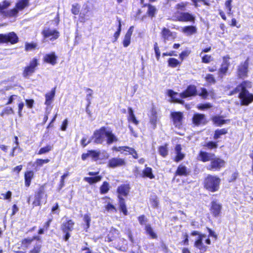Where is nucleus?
<instances>
[{"mask_svg": "<svg viewBox=\"0 0 253 253\" xmlns=\"http://www.w3.org/2000/svg\"><path fill=\"white\" fill-rule=\"evenodd\" d=\"M106 138V142L111 144L118 141L117 136L112 132V131L105 127H101L100 129L96 130L93 133V138L94 142L97 144H102Z\"/></svg>", "mask_w": 253, "mask_h": 253, "instance_id": "nucleus-1", "label": "nucleus"}, {"mask_svg": "<svg viewBox=\"0 0 253 253\" xmlns=\"http://www.w3.org/2000/svg\"><path fill=\"white\" fill-rule=\"evenodd\" d=\"M251 86L250 82L245 81L237 86L232 93L240 92L239 98L241 100V104L243 106H247L253 101V94L250 93L246 89Z\"/></svg>", "mask_w": 253, "mask_h": 253, "instance_id": "nucleus-2", "label": "nucleus"}, {"mask_svg": "<svg viewBox=\"0 0 253 253\" xmlns=\"http://www.w3.org/2000/svg\"><path fill=\"white\" fill-rule=\"evenodd\" d=\"M197 90L195 85H190L188 86L186 90L181 93H178L174 92L173 90H169L168 95L171 97L173 102L183 103V101L181 100V98H184L196 94Z\"/></svg>", "mask_w": 253, "mask_h": 253, "instance_id": "nucleus-3", "label": "nucleus"}, {"mask_svg": "<svg viewBox=\"0 0 253 253\" xmlns=\"http://www.w3.org/2000/svg\"><path fill=\"white\" fill-rule=\"evenodd\" d=\"M220 179L216 176L209 175L205 180V187L209 191L214 192L219 187Z\"/></svg>", "mask_w": 253, "mask_h": 253, "instance_id": "nucleus-4", "label": "nucleus"}, {"mask_svg": "<svg viewBox=\"0 0 253 253\" xmlns=\"http://www.w3.org/2000/svg\"><path fill=\"white\" fill-rule=\"evenodd\" d=\"M10 3L7 1H4L2 3H0V15L3 17H15L17 15L18 9L20 10L17 7L9 10H6V9L10 6Z\"/></svg>", "mask_w": 253, "mask_h": 253, "instance_id": "nucleus-5", "label": "nucleus"}, {"mask_svg": "<svg viewBox=\"0 0 253 253\" xmlns=\"http://www.w3.org/2000/svg\"><path fill=\"white\" fill-rule=\"evenodd\" d=\"M18 37L14 32L0 34V43L10 42L11 44H14L18 42Z\"/></svg>", "mask_w": 253, "mask_h": 253, "instance_id": "nucleus-6", "label": "nucleus"}, {"mask_svg": "<svg viewBox=\"0 0 253 253\" xmlns=\"http://www.w3.org/2000/svg\"><path fill=\"white\" fill-rule=\"evenodd\" d=\"M230 57L227 55L223 57V61L218 71V77L222 79L227 73L230 65Z\"/></svg>", "mask_w": 253, "mask_h": 253, "instance_id": "nucleus-7", "label": "nucleus"}, {"mask_svg": "<svg viewBox=\"0 0 253 253\" xmlns=\"http://www.w3.org/2000/svg\"><path fill=\"white\" fill-rule=\"evenodd\" d=\"M160 34L165 43L169 41L173 40L176 38V32H171L166 27L162 28Z\"/></svg>", "mask_w": 253, "mask_h": 253, "instance_id": "nucleus-8", "label": "nucleus"}, {"mask_svg": "<svg viewBox=\"0 0 253 253\" xmlns=\"http://www.w3.org/2000/svg\"><path fill=\"white\" fill-rule=\"evenodd\" d=\"M191 235L193 236L199 235L198 239L195 242V246L196 248H198L201 252H204L207 249V247L203 245V240L204 238L207 237L205 234H201L197 231H193Z\"/></svg>", "mask_w": 253, "mask_h": 253, "instance_id": "nucleus-9", "label": "nucleus"}, {"mask_svg": "<svg viewBox=\"0 0 253 253\" xmlns=\"http://www.w3.org/2000/svg\"><path fill=\"white\" fill-rule=\"evenodd\" d=\"M225 162L220 158H213L211 162V164L207 167L209 170H219L225 165Z\"/></svg>", "mask_w": 253, "mask_h": 253, "instance_id": "nucleus-10", "label": "nucleus"}, {"mask_svg": "<svg viewBox=\"0 0 253 253\" xmlns=\"http://www.w3.org/2000/svg\"><path fill=\"white\" fill-rule=\"evenodd\" d=\"M42 34L44 38L48 39L50 41L57 39L59 36V33L57 30L49 28H45L42 32Z\"/></svg>", "mask_w": 253, "mask_h": 253, "instance_id": "nucleus-11", "label": "nucleus"}, {"mask_svg": "<svg viewBox=\"0 0 253 253\" xmlns=\"http://www.w3.org/2000/svg\"><path fill=\"white\" fill-rule=\"evenodd\" d=\"M37 60L36 59H33L30 63L29 66L25 68L23 72V76L24 77H28L31 75L35 71V68L37 66Z\"/></svg>", "mask_w": 253, "mask_h": 253, "instance_id": "nucleus-12", "label": "nucleus"}, {"mask_svg": "<svg viewBox=\"0 0 253 253\" xmlns=\"http://www.w3.org/2000/svg\"><path fill=\"white\" fill-rule=\"evenodd\" d=\"M90 11V7L88 4V2L85 3L82 7V9L79 14V18L81 22H84L87 19V17L89 16V13Z\"/></svg>", "mask_w": 253, "mask_h": 253, "instance_id": "nucleus-13", "label": "nucleus"}, {"mask_svg": "<svg viewBox=\"0 0 253 253\" xmlns=\"http://www.w3.org/2000/svg\"><path fill=\"white\" fill-rule=\"evenodd\" d=\"M248 66L249 62L248 59L239 66L237 74L240 78H244L247 76Z\"/></svg>", "mask_w": 253, "mask_h": 253, "instance_id": "nucleus-14", "label": "nucleus"}, {"mask_svg": "<svg viewBox=\"0 0 253 253\" xmlns=\"http://www.w3.org/2000/svg\"><path fill=\"white\" fill-rule=\"evenodd\" d=\"M149 123L153 129L156 127L158 121V115L156 110L152 108L149 113Z\"/></svg>", "mask_w": 253, "mask_h": 253, "instance_id": "nucleus-15", "label": "nucleus"}, {"mask_svg": "<svg viewBox=\"0 0 253 253\" xmlns=\"http://www.w3.org/2000/svg\"><path fill=\"white\" fill-rule=\"evenodd\" d=\"M192 120L193 124L196 126L204 125L207 123L205 116L201 114H194Z\"/></svg>", "mask_w": 253, "mask_h": 253, "instance_id": "nucleus-16", "label": "nucleus"}, {"mask_svg": "<svg viewBox=\"0 0 253 253\" xmlns=\"http://www.w3.org/2000/svg\"><path fill=\"white\" fill-rule=\"evenodd\" d=\"M57 57L55 55V52H51L49 54H46L43 57V61L51 64V65H55L57 63Z\"/></svg>", "mask_w": 253, "mask_h": 253, "instance_id": "nucleus-17", "label": "nucleus"}, {"mask_svg": "<svg viewBox=\"0 0 253 253\" xmlns=\"http://www.w3.org/2000/svg\"><path fill=\"white\" fill-rule=\"evenodd\" d=\"M177 19L181 22H194L195 17L194 16L188 12H181L177 16Z\"/></svg>", "mask_w": 253, "mask_h": 253, "instance_id": "nucleus-18", "label": "nucleus"}, {"mask_svg": "<svg viewBox=\"0 0 253 253\" xmlns=\"http://www.w3.org/2000/svg\"><path fill=\"white\" fill-rule=\"evenodd\" d=\"M126 165L125 161L121 158H114L109 161V166L111 168L120 167Z\"/></svg>", "mask_w": 253, "mask_h": 253, "instance_id": "nucleus-19", "label": "nucleus"}, {"mask_svg": "<svg viewBox=\"0 0 253 253\" xmlns=\"http://www.w3.org/2000/svg\"><path fill=\"white\" fill-rule=\"evenodd\" d=\"M133 31V26H131L126 33L123 41V44L124 47H127L130 43L131 37Z\"/></svg>", "mask_w": 253, "mask_h": 253, "instance_id": "nucleus-20", "label": "nucleus"}, {"mask_svg": "<svg viewBox=\"0 0 253 253\" xmlns=\"http://www.w3.org/2000/svg\"><path fill=\"white\" fill-rule=\"evenodd\" d=\"M214 156L213 154L201 151L198 156V159L204 162H211Z\"/></svg>", "mask_w": 253, "mask_h": 253, "instance_id": "nucleus-21", "label": "nucleus"}, {"mask_svg": "<svg viewBox=\"0 0 253 253\" xmlns=\"http://www.w3.org/2000/svg\"><path fill=\"white\" fill-rule=\"evenodd\" d=\"M74 222L71 219L64 222L61 225V229L63 232H71L73 230Z\"/></svg>", "mask_w": 253, "mask_h": 253, "instance_id": "nucleus-22", "label": "nucleus"}, {"mask_svg": "<svg viewBox=\"0 0 253 253\" xmlns=\"http://www.w3.org/2000/svg\"><path fill=\"white\" fill-rule=\"evenodd\" d=\"M221 207V205L216 201H213L211 203V211L213 216L216 217L219 215Z\"/></svg>", "mask_w": 253, "mask_h": 253, "instance_id": "nucleus-23", "label": "nucleus"}, {"mask_svg": "<svg viewBox=\"0 0 253 253\" xmlns=\"http://www.w3.org/2000/svg\"><path fill=\"white\" fill-rule=\"evenodd\" d=\"M197 29L195 26H188L181 28V32L187 36L196 34Z\"/></svg>", "mask_w": 253, "mask_h": 253, "instance_id": "nucleus-24", "label": "nucleus"}, {"mask_svg": "<svg viewBox=\"0 0 253 253\" xmlns=\"http://www.w3.org/2000/svg\"><path fill=\"white\" fill-rule=\"evenodd\" d=\"M171 115L175 126H179L181 125L183 118L182 113L181 112H174L172 113Z\"/></svg>", "mask_w": 253, "mask_h": 253, "instance_id": "nucleus-25", "label": "nucleus"}, {"mask_svg": "<svg viewBox=\"0 0 253 253\" xmlns=\"http://www.w3.org/2000/svg\"><path fill=\"white\" fill-rule=\"evenodd\" d=\"M55 94V88H53L51 91L45 94V104L47 106L50 105L54 99Z\"/></svg>", "mask_w": 253, "mask_h": 253, "instance_id": "nucleus-26", "label": "nucleus"}, {"mask_svg": "<svg viewBox=\"0 0 253 253\" xmlns=\"http://www.w3.org/2000/svg\"><path fill=\"white\" fill-rule=\"evenodd\" d=\"M145 230L146 234L148 235L151 238L153 239L157 238L158 236L157 234L155 232L154 229L150 224L145 225Z\"/></svg>", "mask_w": 253, "mask_h": 253, "instance_id": "nucleus-27", "label": "nucleus"}, {"mask_svg": "<svg viewBox=\"0 0 253 253\" xmlns=\"http://www.w3.org/2000/svg\"><path fill=\"white\" fill-rule=\"evenodd\" d=\"M129 190V187L128 185H122L118 188L117 192L119 196L121 197V195L126 196Z\"/></svg>", "mask_w": 253, "mask_h": 253, "instance_id": "nucleus-28", "label": "nucleus"}, {"mask_svg": "<svg viewBox=\"0 0 253 253\" xmlns=\"http://www.w3.org/2000/svg\"><path fill=\"white\" fill-rule=\"evenodd\" d=\"M181 147L180 145H177L175 148V151L176 153V156L174 159V161L178 162L182 160L185 157V154L181 152Z\"/></svg>", "mask_w": 253, "mask_h": 253, "instance_id": "nucleus-29", "label": "nucleus"}, {"mask_svg": "<svg viewBox=\"0 0 253 253\" xmlns=\"http://www.w3.org/2000/svg\"><path fill=\"white\" fill-rule=\"evenodd\" d=\"M176 173L180 176H186L188 174L189 171L185 166L180 165L176 171Z\"/></svg>", "mask_w": 253, "mask_h": 253, "instance_id": "nucleus-30", "label": "nucleus"}, {"mask_svg": "<svg viewBox=\"0 0 253 253\" xmlns=\"http://www.w3.org/2000/svg\"><path fill=\"white\" fill-rule=\"evenodd\" d=\"M212 120L213 123L217 126H221L226 124L227 122H229L228 120H224L222 117L214 116L212 118Z\"/></svg>", "mask_w": 253, "mask_h": 253, "instance_id": "nucleus-31", "label": "nucleus"}, {"mask_svg": "<svg viewBox=\"0 0 253 253\" xmlns=\"http://www.w3.org/2000/svg\"><path fill=\"white\" fill-rule=\"evenodd\" d=\"M34 176V172L32 171H28L25 174V185L29 187L31 183V181Z\"/></svg>", "mask_w": 253, "mask_h": 253, "instance_id": "nucleus-32", "label": "nucleus"}, {"mask_svg": "<svg viewBox=\"0 0 253 253\" xmlns=\"http://www.w3.org/2000/svg\"><path fill=\"white\" fill-rule=\"evenodd\" d=\"M128 121L131 122L135 125H137L138 124V121L136 120L135 115L133 113V111L131 108H128Z\"/></svg>", "mask_w": 253, "mask_h": 253, "instance_id": "nucleus-33", "label": "nucleus"}, {"mask_svg": "<svg viewBox=\"0 0 253 253\" xmlns=\"http://www.w3.org/2000/svg\"><path fill=\"white\" fill-rule=\"evenodd\" d=\"M142 174L143 177H147L150 179L154 178V175L152 173V169L149 167H146L145 169L142 171Z\"/></svg>", "mask_w": 253, "mask_h": 253, "instance_id": "nucleus-34", "label": "nucleus"}, {"mask_svg": "<svg viewBox=\"0 0 253 253\" xmlns=\"http://www.w3.org/2000/svg\"><path fill=\"white\" fill-rule=\"evenodd\" d=\"M119 199V206L120 210L124 213L125 215H126L127 213V209L126 206L125 200L122 197L118 196Z\"/></svg>", "mask_w": 253, "mask_h": 253, "instance_id": "nucleus-35", "label": "nucleus"}, {"mask_svg": "<svg viewBox=\"0 0 253 253\" xmlns=\"http://www.w3.org/2000/svg\"><path fill=\"white\" fill-rule=\"evenodd\" d=\"M102 179V176H96L93 177H84V180L89 183L90 184H92L96 183L100 181Z\"/></svg>", "mask_w": 253, "mask_h": 253, "instance_id": "nucleus-36", "label": "nucleus"}, {"mask_svg": "<svg viewBox=\"0 0 253 253\" xmlns=\"http://www.w3.org/2000/svg\"><path fill=\"white\" fill-rule=\"evenodd\" d=\"M80 8L81 6L79 4L77 3L73 4L71 9L72 13L74 15L80 14Z\"/></svg>", "mask_w": 253, "mask_h": 253, "instance_id": "nucleus-37", "label": "nucleus"}, {"mask_svg": "<svg viewBox=\"0 0 253 253\" xmlns=\"http://www.w3.org/2000/svg\"><path fill=\"white\" fill-rule=\"evenodd\" d=\"M159 153L163 157H166L168 154V149L167 144L161 146L159 148Z\"/></svg>", "mask_w": 253, "mask_h": 253, "instance_id": "nucleus-38", "label": "nucleus"}, {"mask_svg": "<svg viewBox=\"0 0 253 253\" xmlns=\"http://www.w3.org/2000/svg\"><path fill=\"white\" fill-rule=\"evenodd\" d=\"M180 63L177 59L174 58H170L168 60L169 66L172 68L176 67L178 65H180Z\"/></svg>", "mask_w": 253, "mask_h": 253, "instance_id": "nucleus-39", "label": "nucleus"}, {"mask_svg": "<svg viewBox=\"0 0 253 253\" xmlns=\"http://www.w3.org/2000/svg\"><path fill=\"white\" fill-rule=\"evenodd\" d=\"M118 22H119L118 28L117 31L115 33V34L114 35V41H113V42H115L117 41V40L118 39V38L120 35V33H121V27H122L121 20L118 18Z\"/></svg>", "mask_w": 253, "mask_h": 253, "instance_id": "nucleus-40", "label": "nucleus"}, {"mask_svg": "<svg viewBox=\"0 0 253 253\" xmlns=\"http://www.w3.org/2000/svg\"><path fill=\"white\" fill-rule=\"evenodd\" d=\"M14 113V112L11 107H7L2 110L0 115L1 117H3L5 115H8L11 114H13Z\"/></svg>", "mask_w": 253, "mask_h": 253, "instance_id": "nucleus-41", "label": "nucleus"}, {"mask_svg": "<svg viewBox=\"0 0 253 253\" xmlns=\"http://www.w3.org/2000/svg\"><path fill=\"white\" fill-rule=\"evenodd\" d=\"M21 100V97L17 95H12L9 96L6 105H9L12 103L14 101H19Z\"/></svg>", "mask_w": 253, "mask_h": 253, "instance_id": "nucleus-42", "label": "nucleus"}, {"mask_svg": "<svg viewBox=\"0 0 253 253\" xmlns=\"http://www.w3.org/2000/svg\"><path fill=\"white\" fill-rule=\"evenodd\" d=\"M227 133V130L224 128L217 129L215 131L214 138L216 139L220 137L221 135L225 134Z\"/></svg>", "mask_w": 253, "mask_h": 253, "instance_id": "nucleus-43", "label": "nucleus"}, {"mask_svg": "<svg viewBox=\"0 0 253 253\" xmlns=\"http://www.w3.org/2000/svg\"><path fill=\"white\" fill-rule=\"evenodd\" d=\"M29 0H21L17 3V7L19 9H23L28 5Z\"/></svg>", "mask_w": 253, "mask_h": 253, "instance_id": "nucleus-44", "label": "nucleus"}, {"mask_svg": "<svg viewBox=\"0 0 253 253\" xmlns=\"http://www.w3.org/2000/svg\"><path fill=\"white\" fill-rule=\"evenodd\" d=\"M109 189V184L107 182H104L100 188V192L101 194H105L107 193Z\"/></svg>", "mask_w": 253, "mask_h": 253, "instance_id": "nucleus-45", "label": "nucleus"}, {"mask_svg": "<svg viewBox=\"0 0 253 253\" xmlns=\"http://www.w3.org/2000/svg\"><path fill=\"white\" fill-rule=\"evenodd\" d=\"M52 149V147L50 145H47L45 147L41 148L38 152L39 155L43 154L48 153Z\"/></svg>", "mask_w": 253, "mask_h": 253, "instance_id": "nucleus-46", "label": "nucleus"}, {"mask_svg": "<svg viewBox=\"0 0 253 253\" xmlns=\"http://www.w3.org/2000/svg\"><path fill=\"white\" fill-rule=\"evenodd\" d=\"M187 4V2H181L176 4L175 8L176 10H184Z\"/></svg>", "mask_w": 253, "mask_h": 253, "instance_id": "nucleus-47", "label": "nucleus"}, {"mask_svg": "<svg viewBox=\"0 0 253 253\" xmlns=\"http://www.w3.org/2000/svg\"><path fill=\"white\" fill-rule=\"evenodd\" d=\"M156 11V9L154 6L149 5L147 12L149 16H152V17L154 16L155 14Z\"/></svg>", "mask_w": 253, "mask_h": 253, "instance_id": "nucleus-48", "label": "nucleus"}, {"mask_svg": "<svg viewBox=\"0 0 253 253\" xmlns=\"http://www.w3.org/2000/svg\"><path fill=\"white\" fill-rule=\"evenodd\" d=\"M42 245L41 244H36L34 248L30 251L29 253H40Z\"/></svg>", "mask_w": 253, "mask_h": 253, "instance_id": "nucleus-49", "label": "nucleus"}, {"mask_svg": "<svg viewBox=\"0 0 253 253\" xmlns=\"http://www.w3.org/2000/svg\"><path fill=\"white\" fill-rule=\"evenodd\" d=\"M127 152H128L130 155H132L133 158L137 159L138 158L136 151L133 148L128 147Z\"/></svg>", "mask_w": 253, "mask_h": 253, "instance_id": "nucleus-50", "label": "nucleus"}, {"mask_svg": "<svg viewBox=\"0 0 253 253\" xmlns=\"http://www.w3.org/2000/svg\"><path fill=\"white\" fill-rule=\"evenodd\" d=\"M49 159H37L36 161V164L39 166H42L44 164H47L49 162Z\"/></svg>", "mask_w": 253, "mask_h": 253, "instance_id": "nucleus-51", "label": "nucleus"}, {"mask_svg": "<svg viewBox=\"0 0 253 253\" xmlns=\"http://www.w3.org/2000/svg\"><path fill=\"white\" fill-rule=\"evenodd\" d=\"M105 209L108 211L110 212H116L117 211L115 206L109 203H108L107 205L105 206Z\"/></svg>", "mask_w": 253, "mask_h": 253, "instance_id": "nucleus-52", "label": "nucleus"}, {"mask_svg": "<svg viewBox=\"0 0 253 253\" xmlns=\"http://www.w3.org/2000/svg\"><path fill=\"white\" fill-rule=\"evenodd\" d=\"M232 0H228L226 1L225 3V6L226 8L227 9V14H231V9H232V6H231V3Z\"/></svg>", "mask_w": 253, "mask_h": 253, "instance_id": "nucleus-53", "label": "nucleus"}, {"mask_svg": "<svg viewBox=\"0 0 253 253\" xmlns=\"http://www.w3.org/2000/svg\"><path fill=\"white\" fill-rule=\"evenodd\" d=\"M212 60V58L211 55H205L202 56V62L205 63H208Z\"/></svg>", "mask_w": 253, "mask_h": 253, "instance_id": "nucleus-54", "label": "nucleus"}, {"mask_svg": "<svg viewBox=\"0 0 253 253\" xmlns=\"http://www.w3.org/2000/svg\"><path fill=\"white\" fill-rule=\"evenodd\" d=\"M206 80L209 83L214 84L215 83V80L213 75L211 74H208L206 78Z\"/></svg>", "mask_w": 253, "mask_h": 253, "instance_id": "nucleus-55", "label": "nucleus"}, {"mask_svg": "<svg viewBox=\"0 0 253 253\" xmlns=\"http://www.w3.org/2000/svg\"><path fill=\"white\" fill-rule=\"evenodd\" d=\"M154 50L156 54V58L158 60H159L160 57L161 53L159 50V48L158 46V44L156 42L154 44Z\"/></svg>", "mask_w": 253, "mask_h": 253, "instance_id": "nucleus-56", "label": "nucleus"}, {"mask_svg": "<svg viewBox=\"0 0 253 253\" xmlns=\"http://www.w3.org/2000/svg\"><path fill=\"white\" fill-rule=\"evenodd\" d=\"M36 46L37 44L36 43H26L25 45V49L27 51L32 50L35 49Z\"/></svg>", "mask_w": 253, "mask_h": 253, "instance_id": "nucleus-57", "label": "nucleus"}, {"mask_svg": "<svg viewBox=\"0 0 253 253\" xmlns=\"http://www.w3.org/2000/svg\"><path fill=\"white\" fill-rule=\"evenodd\" d=\"M20 101H18L19 103L18 104V115L20 117L22 116V109L24 106V103L21 101V99L20 100Z\"/></svg>", "mask_w": 253, "mask_h": 253, "instance_id": "nucleus-58", "label": "nucleus"}, {"mask_svg": "<svg viewBox=\"0 0 253 253\" xmlns=\"http://www.w3.org/2000/svg\"><path fill=\"white\" fill-rule=\"evenodd\" d=\"M84 220L86 223V228H88L91 221L90 217L88 214H85L84 216Z\"/></svg>", "mask_w": 253, "mask_h": 253, "instance_id": "nucleus-59", "label": "nucleus"}, {"mask_svg": "<svg viewBox=\"0 0 253 253\" xmlns=\"http://www.w3.org/2000/svg\"><path fill=\"white\" fill-rule=\"evenodd\" d=\"M138 221L141 225H146L147 222V219L143 215L138 217Z\"/></svg>", "mask_w": 253, "mask_h": 253, "instance_id": "nucleus-60", "label": "nucleus"}, {"mask_svg": "<svg viewBox=\"0 0 253 253\" xmlns=\"http://www.w3.org/2000/svg\"><path fill=\"white\" fill-rule=\"evenodd\" d=\"M211 105L210 103H206L204 104H201L198 106V109L200 110H204L206 109L210 108Z\"/></svg>", "mask_w": 253, "mask_h": 253, "instance_id": "nucleus-61", "label": "nucleus"}, {"mask_svg": "<svg viewBox=\"0 0 253 253\" xmlns=\"http://www.w3.org/2000/svg\"><path fill=\"white\" fill-rule=\"evenodd\" d=\"M199 95L202 97L203 98H207L208 93L206 89L205 88H202L201 89V92L199 93Z\"/></svg>", "mask_w": 253, "mask_h": 253, "instance_id": "nucleus-62", "label": "nucleus"}, {"mask_svg": "<svg viewBox=\"0 0 253 253\" xmlns=\"http://www.w3.org/2000/svg\"><path fill=\"white\" fill-rule=\"evenodd\" d=\"M151 203L154 208H157L158 206V200L157 198L154 197L151 199Z\"/></svg>", "mask_w": 253, "mask_h": 253, "instance_id": "nucleus-63", "label": "nucleus"}, {"mask_svg": "<svg viewBox=\"0 0 253 253\" xmlns=\"http://www.w3.org/2000/svg\"><path fill=\"white\" fill-rule=\"evenodd\" d=\"M44 195V192L42 189L40 190L37 194L36 195L35 197L41 201L43 196Z\"/></svg>", "mask_w": 253, "mask_h": 253, "instance_id": "nucleus-64", "label": "nucleus"}]
</instances>
